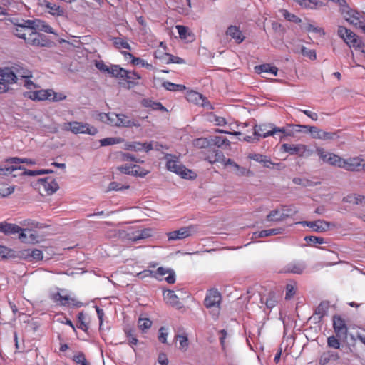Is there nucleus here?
Segmentation results:
<instances>
[{"label":"nucleus","instance_id":"nucleus-1","mask_svg":"<svg viewBox=\"0 0 365 365\" xmlns=\"http://www.w3.org/2000/svg\"><path fill=\"white\" fill-rule=\"evenodd\" d=\"M27 20H22L21 23L13 21L15 28L13 34L19 38L25 41L26 43L34 46L44 47L49 45L50 41L47 36L38 32L32 31L31 29L27 26Z\"/></svg>","mask_w":365,"mask_h":365},{"label":"nucleus","instance_id":"nucleus-2","mask_svg":"<svg viewBox=\"0 0 365 365\" xmlns=\"http://www.w3.org/2000/svg\"><path fill=\"white\" fill-rule=\"evenodd\" d=\"M101 119L107 122L112 126L132 128L140 127L139 122L134 119H130L128 116L124 114H116L115 113L101 114Z\"/></svg>","mask_w":365,"mask_h":365},{"label":"nucleus","instance_id":"nucleus-3","mask_svg":"<svg viewBox=\"0 0 365 365\" xmlns=\"http://www.w3.org/2000/svg\"><path fill=\"white\" fill-rule=\"evenodd\" d=\"M165 158L167 160L166 167L168 170L179 175L185 179H194L196 178V174L183 165L177 157L167 154Z\"/></svg>","mask_w":365,"mask_h":365},{"label":"nucleus","instance_id":"nucleus-4","mask_svg":"<svg viewBox=\"0 0 365 365\" xmlns=\"http://www.w3.org/2000/svg\"><path fill=\"white\" fill-rule=\"evenodd\" d=\"M63 130L71 131L74 134H88L95 135L98 133V129L86 123L72 121L63 125Z\"/></svg>","mask_w":365,"mask_h":365},{"label":"nucleus","instance_id":"nucleus-5","mask_svg":"<svg viewBox=\"0 0 365 365\" xmlns=\"http://www.w3.org/2000/svg\"><path fill=\"white\" fill-rule=\"evenodd\" d=\"M337 35L350 48H360L363 45L362 41L355 33L343 26H338Z\"/></svg>","mask_w":365,"mask_h":365},{"label":"nucleus","instance_id":"nucleus-6","mask_svg":"<svg viewBox=\"0 0 365 365\" xmlns=\"http://www.w3.org/2000/svg\"><path fill=\"white\" fill-rule=\"evenodd\" d=\"M340 12L345 20L354 27L358 28L362 26V15L356 10L351 9L347 3L340 9Z\"/></svg>","mask_w":365,"mask_h":365},{"label":"nucleus","instance_id":"nucleus-7","mask_svg":"<svg viewBox=\"0 0 365 365\" xmlns=\"http://www.w3.org/2000/svg\"><path fill=\"white\" fill-rule=\"evenodd\" d=\"M3 232L5 235H12V234H19V239L24 242H29L30 240L27 239V233L28 232L30 235V237L31 240H34V235L31 233V230L29 229H22L19 226L11 224V223H6L4 222V231Z\"/></svg>","mask_w":365,"mask_h":365},{"label":"nucleus","instance_id":"nucleus-8","mask_svg":"<svg viewBox=\"0 0 365 365\" xmlns=\"http://www.w3.org/2000/svg\"><path fill=\"white\" fill-rule=\"evenodd\" d=\"M281 149L290 155H296L299 157L307 158L310 156L312 151L308 147L303 144H288L284 143L281 146Z\"/></svg>","mask_w":365,"mask_h":365},{"label":"nucleus","instance_id":"nucleus-9","mask_svg":"<svg viewBox=\"0 0 365 365\" xmlns=\"http://www.w3.org/2000/svg\"><path fill=\"white\" fill-rule=\"evenodd\" d=\"M6 163L8 164H14L10 166L6 167L4 168H0V170L1 171H4V174H6V175L11 174V173H13L14 171L17 170L24 169L21 165H18L20 163H26V164H30V165H33V164L36 163L34 160H33L30 158H18V157L9 158L6 160Z\"/></svg>","mask_w":365,"mask_h":365},{"label":"nucleus","instance_id":"nucleus-10","mask_svg":"<svg viewBox=\"0 0 365 365\" xmlns=\"http://www.w3.org/2000/svg\"><path fill=\"white\" fill-rule=\"evenodd\" d=\"M316 152L319 158L324 163H327L330 165L340 168L341 163H343L342 158L334 153L326 151L322 148H317L316 149Z\"/></svg>","mask_w":365,"mask_h":365},{"label":"nucleus","instance_id":"nucleus-11","mask_svg":"<svg viewBox=\"0 0 365 365\" xmlns=\"http://www.w3.org/2000/svg\"><path fill=\"white\" fill-rule=\"evenodd\" d=\"M197 227L196 225H189L187 227H182L178 230L170 232L167 234L169 241L179 240L185 239L196 232Z\"/></svg>","mask_w":365,"mask_h":365},{"label":"nucleus","instance_id":"nucleus-12","mask_svg":"<svg viewBox=\"0 0 365 365\" xmlns=\"http://www.w3.org/2000/svg\"><path fill=\"white\" fill-rule=\"evenodd\" d=\"M115 78L126 81L130 88L138 84V81L141 79V76L135 71L125 70L119 66Z\"/></svg>","mask_w":365,"mask_h":365},{"label":"nucleus","instance_id":"nucleus-13","mask_svg":"<svg viewBox=\"0 0 365 365\" xmlns=\"http://www.w3.org/2000/svg\"><path fill=\"white\" fill-rule=\"evenodd\" d=\"M343 163H341L340 168H344L349 171L365 170V160L360 158H349L348 159L342 158Z\"/></svg>","mask_w":365,"mask_h":365},{"label":"nucleus","instance_id":"nucleus-14","mask_svg":"<svg viewBox=\"0 0 365 365\" xmlns=\"http://www.w3.org/2000/svg\"><path fill=\"white\" fill-rule=\"evenodd\" d=\"M37 184L38 189L45 192L46 195H52L58 189V183L51 177L39 179Z\"/></svg>","mask_w":365,"mask_h":365},{"label":"nucleus","instance_id":"nucleus-15","mask_svg":"<svg viewBox=\"0 0 365 365\" xmlns=\"http://www.w3.org/2000/svg\"><path fill=\"white\" fill-rule=\"evenodd\" d=\"M153 278L159 281L164 279L168 284H174L175 282V273L173 269L160 267L155 271L153 270Z\"/></svg>","mask_w":365,"mask_h":365},{"label":"nucleus","instance_id":"nucleus-16","mask_svg":"<svg viewBox=\"0 0 365 365\" xmlns=\"http://www.w3.org/2000/svg\"><path fill=\"white\" fill-rule=\"evenodd\" d=\"M304 226H307L312 228L314 231L317 232H324L329 230L331 227H334L332 222H327L324 220H318L316 221H302L299 222Z\"/></svg>","mask_w":365,"mask_h":365},{"label":"nucleus","instance_id":"nucleus-17","mask_svg":"<svg viewBox=\"0 0 365 365\" xmlns=\"http://www.w3.org/2000/svg\"><path fill=\"white\" fill-rule=\"evenodd\" d=\"M26 24L27 26L30 27L32 31L37 32V30H38L48 34H55L53 29L41 19H28Z\"/></svg>","mask_w":365,"mask_h":365},{"label":"nucleus","instance_id":"nucleus-18","mask_svg":"<svg viewBox=\"0 0 365 365\" xmlns=\"http://www.w3.org/2000/svg\"><path fill=\"white\" fill-rule=\"evenodd\" d=\"M52 299L54 302L62 306L72 305L73 307H80L83 303L77 302L75 299L70 297L68 295H62L60 292L52 294Z\"/></svg>","mask_w":365,"mask_h":365},{"label":"nucleus","instance_id":"nucleus-19","mask_svg":"<svg viewBox=\"0 0 365 365\" xmlns=\"http://www.w3.org/2000/svg\"><path fill=\"white\" fill-rule=\"evenodd\" d=\"M333 327L337 337L343 339L347 338L348 329L346 327L345 322L341 317H334Z\"/></svg>","mask_w":365,"mask_h":365},{"label":"nucleus","instance_id":"nucleus-20","mask_svg":"<svg viewBox=\"0 0 365 365\" xmlns=\"http://www.w3.org/2000/svg\"><path fill=\"white\" fill-rule=\"evenodd\" d=\"M221 302V294L217 289H210L205 299L204 304L207 308L217 307Z\"/></svg>","mask_w":365,"mask_h":365},{"label":"nucleus","instance_id":"nucleus-21","mask_svg":"<svg viewBox=\"0 0 365 365\" xmlns=\"http://www.w3.org/2000/svg\"><path fill=\"white\" fill-rule=\"evenodd\" d=\"M273 124H263L260 125H255L254 127V135L257 138V141L259 140L260 138H265L269 136H273V134H269L272 133Z\"/></svg>","mask_w":365,"mask_h":365},{"label":"nucleus","instance_id":"nucleus-22","mask_svg":"<svg viewBox=\"0 0 365 365\" xmlns=\"http://www.w3.org/2000/svg\"><path fill=\"white\" fill-rule=\"evenodd\" d=\"M51 94L52 89H45L29 92L26 96L33 101H45L50 100Z\"/></svg>","mask_w":365,"mask_h":365},{"label":"nucleus","instance_id":"nucleus-23","mask_svg":"<svg viewBox=\"0 0 365 365\" xmlns=\"http://www.w3.org/2000/svg\"><path fill=\"white\" fill-rule=\"evenodd\" d=\"M307 265L304 262L293 261L284 267V272L296 274H301L303 273Z\"/></svg>","mask_w":365,"mask_h":365},{"label":"nucleus","instance_id":"nucleus-24","mask_svg":"<svg viewBox=\"0 0 365 365\" xmlns=\"http://www.w3.org/2000/svg\"><path fill=\"white\" fill-rule=\"evenodd\" d=\"M95 66L102 73H108L115 78L119 68L118 65L108 66L103 61H96Z\"/></svg>","mask_w":365,"mask_h":365},{"label":"nucleus","instance_id":"nucleus-25","mask_svg":"<svg viewBox=\"0 0 365 365\" xmlns=\"http://www.w3.org/2000/svg\"><path fill=\"white\" fill-rule=\"evenodd\" d=\"M12 71L16 76V83H17L19 81L24 80L26 78H32V72L29 69L20 66L15 65L11 66Z\"/></svg>","mask_w":365,"mask_h":365},{"label":"nucleus","instance_id":"nucleus-26","mask_svg":"<svg viewBox=\"0 0 365 365\" xmlns=\"http://www.w3.org/2000/svg\"><path fill=\"white\" fill-rule=\"evenodd\" d=\"M284 231V228L278 227L255 232L252 234V240H257L258 238H263L271 235H277L283 233Z\"/></svg>","mask_w":365,"mask_h":365},{"label":"nucleus","instance_id":"nucleus-27","mask_svg":"<svg viewBox=\"0 0 365 365\" xmlns=\"http://www.w3.org/2000/svg\"><path fill=\"white\" fill-rule=\"evenodd\" d=\"M297 125H287V127H277L273 124L272 133L269 134H273L274 135H279V140H282L284 136H291L292 135V131L289 129L291 127H296Z\"/></svg>","mask_w":365,"mask_h":365},{"label":"nucleus","instance_id":"nucleus-28","mask_svg":"<svg viewBox=\"0 0 365 365\" xmlns=\"http://www.w3.org/2000/svg\"><path fill=\"white\" fill-rule=\"evenodd\" d=\"M122 54L125 56V58H129L131 59V63L134 66H141L142 67H144V68H146L149 70H153L154 69V67L153 66L152 64L150 63H148V62H146L145 60L140 58H138V57H135L132 53H129V52H127V51H123L122 52Z\"/></svg>","mask_w":365,"mask_h":365},{"label":"nucleus","instance_id":"nucleus-29","mask_svg":"<svg viewBox=\"0 0 365 365\" xmlns=\"http://www.w3.org/2000/svg\"><path fill=\"white\" fill-rule=\"evenodd\" d=\"M0 77L4 78L6 83L9 85L16 83V76L13 73L11 67L0 68Z\"/></svg>","mask_w":365,"mask_h":365},{"label":"nucleus","instance_id":"nucleus-30","mask_svg":"<svg viewBox=\"0 0 365 365\" xmlns=\"http://www.w3.org/2000/svg\"><path fill=\"white\" fill-rule=\"evenodd\" d=\"M152 236V230L150 228L143 229L142 230H138L133 232L129 237V240L133 242H137L140 240L148 238Z\"/></svg>","mask_w":365,"mask_h":365},{"label":"nucleus","instance_id":"nucleus-31","mask_svg":"<svg viewBox=\"0 0 365 365\" xmlns=\"http://www.w3.org/2000/svg\"><path fill=\"white\" fill-rule=\"evenodd\" d=\"M23 255L25 259L31 260L38 261L43 259V252L38 249H28L23 252Z\"/></svg>","mask_w":365,"mask_h":365},{"label":"nucleus","instance_id":"nucleus-32","mask_svg":"<svg viewBox=\"0 0 365 365\" xmlns=\"http://www.w3.org/2000/svg\"><path fill=\"white\" fill-rule=\"evenodd\" d=\"M226 34L230 36L238 43L243 41L245 37L242 36V32L235 26H230L228 27Z\"/></svg>","mask_w":365,"mask_h":365},{"label":"nucleus","instance_id":"nucleus-33","mask_svg":"<svg viewBox=\"0 0 365 365\" xmlns=\"http://www.w3.org/2000/svg\"><path fill=\"white\" fill-rule=\"evenodd\" d=\"M128 148L131 150L145 151L146 153L152 150L151 145L148 144L147 142H145V143L133 142L132 143L128 145Z\"/></svg>","mask_w":365,"mask_h":365},{"label":"nucleus","instance_id":"nucleus-34","mask_svg":"<svg viewBox=\"0 0 365 365\" xmlns=\"http://www.w3.org/2000/svg\"><path fill=\"white\" fill-rule=\"evenodd\" d=\"M289 216V214H284V212H280L278 210L271 211L267 216V221L280 222Z\"/></svg>","mask_w":365,"mask_h":365},{"label":"nucleus","instance_id":"nucleus-35","mask_svg":"<svg viewBox=\"0 0 365 365\" xmlns=\"http://www.w3.org/2000/svg\"><path fill=\"white\" fill-rule=\"evenodd\" d=\"M45 6L48 10V13L53 16H62L64 15V10L56 4L46 1Z\"/></svg>","mask_w":365,"mask_h":365},{"label":"nucleus","instance_id":"nucleus-36","mask_svg":"<svg viewBox=\"0 0 365 365\" xmlns=\"http://www.w3.org/2000/svg\"><path fill=\"white\" fill-rule=\"evenodd\" d=\"M211 137L210 138H199L193 140V145L200 149L209 148L212 147Z\"/></svg>","mask_w":365,"mask_h":365},{"label":"nucleus","instance_id":"nucleus-37","mask_svg":"<svg viewBox=\"0 0 365 365\" xmlns=\"http://www.w3.org/2000/svg\"><path fill=\"white\" fill-rule=\"evenodd\" d=\"M163 297L166 302L172 306H178V297L172 290H166L163 292Z\"/></svg>","mask_w":365,"mask_h":365},{"label":"nucleus","instance_id":"nucleus-38","mask_svg":"<svg viewBox=\"0 0 365 365\" xmlns=\"http://www.w3.org/2000/svg\"><path fill=\"white\" fill-rule=\"evenodd\" d=\"M257 73H269L274 76L277 75L278 68L276 66H272L269 64H262L255 67Z\"/></svg>","mask_w":365,"mask_h":365},{"label":"nucleus","instance_id":"nucleus-39","mask_svg":"<svg viewBox=\"0 0 365 365\" xmlns=\"http://www.w3.org/2000/svg\"><path fill=\"white\" fill-rule=\"evenodd\" d=\"M301 6L305 9H314L322 5V2L314 0H294Z\"/></svg>","mask_w":365,"mask_h":365},{"label":"nucleus","instance_id":"nucleus-40","mask_svg":"<svg viewBox=\"0 0 365 365\" xmlns=\"http://www.w3.org/2000/svg\"><path fill=\"white\" fill-rule=\"evenodd\" d=\"M261 302L265 304L266 307L269 309H272L277 304L276 296L274 293L269 292L266 297L261 298Z\"/></svg>","mask_w":365,"mask_h":365},{"label":"nucleus","instance_id":"nucleus-41","mask_svg":"<svg viewBox=\"0 0 365 365\" xmlns=\"http://www.w3.org/2000/svg\"><path fill=\"white\" fill-rule=\"evenodd\" d=\"M205 160L211 164L220 163V161L223 160V153L219 150H214L211 155L205 158Z\"/></svg>","mask_w":365,"mask_h":365},{"label":"nucleus","instance_id":"nucleus-42","mask_svg":"<svg viewBox=\"0 0 365 365\" xmlns=\"http://www.w3.org/2000/svg\"><path fill=\"white\" fill-rule=\"evenodd\" d=\"M211 140L212 146L215 145L217 148H221L223 145L229 146L230 145V142L227 138L221 136L211 137Z\"/></svg>","mask_w":365,"mask_h":365},{"label":"nucleus","instance_id":"nucleus-43","mask_svg":"<svg viewBox=\"0 0 365 365\" xmlns=\"http://www.w3.org/2000/svg\"><path fill=\"white\" fill-rule=\"evenodd\" d=\"M297 128H299L298 130H296L297 132H302V131H309L314 138H316V135L318 134L319 131H322L321 130L318 129L315 126H310V125H296Z\"/></svg>","mask_w":365,"mask_h":365},{"label":"nucleus","instance_id":"nucleus-44","mask_svg":"<svg viewBox=\"0 0 365 365\" xmlns=\"http://www.w3.org/2000/svg\"><path fill=\"white\" fill-rule=\"evenodd\" d=\"M328 309H329V303L327 302H322L317 307L314 313L316 315L319 316V319H321L327 314Z\"/></svg>","mask_w":365,"mask_h":365},{"label":"nucleus","instance_id":"nucleus-45","mask_svg":"<svg viewBox=\"0 0 365 365\" xmlns=\"http://www.w3.org/2000/svg\"><path fill=\"white\" fill-rule=\"evenodd\" d=\"M113 43L116 48H126L128 50H131V47L130 44L124 39L118 37H115L113 38Z\"/></svg>","mask_w":365,"mask_h":365},{"label":"nucleus","instance_id":"nucleus-46","mask_svg":"<svg viewBox=\"0 0 365 365\" xmlns=\"http://www.w3.org/2000/svg\"><path fill=\"white\" fill-rule=\"evenodd\" d=\"M279 12L282 14L284 18L289 21H292V22L297 23V24L300 23L302 21V19L300 18H299L294 14L289 13L286 9H281L279 11Z\"/></svg>","mask_w":365,"mask_h":365},{"label":"nucleus","instance_id":"nucleus-47","mask_svg":"<svg viewBox=\"0 0 365 365\" xmlns=\"http://www.w3.org/2000/svg\"><path fill=\"white\" fill-rule=\"evenodd\" d=\"M175 339H179V349L183 351H185L187 349L189 345L187 336L186 334H178L175 336Z\"/></svg>","mask_w":365,"mask_h":365},{"label":"nucleus","instance_id":"nucleus-48","mask_svg":"<svg viewBox=\"0 0 365 365\" xmlns=\"http://www.w3.org/2000/svg\"><path fill=\"white\" fill-rule=\"evenodd\" d=\"M123 140L120 138L110 137L101 139L100 140V144L101 146H108L120 143Z\"/></svg>","mask_w":365,"mask_h":365},{"label":"nucleus","instance_id":"nucleus-49","mask_svg":"<svg viewBox=\"0 0 365 365\" xmlns=\"http://www.w3.org/2000/svg\"><path fill=\"white\" fill-rule=\"evenodd\" d=\"M334 358V352L332 351H326L324 352L319 357V363L321 365H326L328 364L331 359Z\"/></svg>","mask_w":365,"mask_h":365},{"label":"nucleus","instance_id":"nucleus-50","mask_svg":"<svg viewBox=\"0 0 365 365\" xmlns=\"http://www.w3.org/2000/svg\"><path fill=\"white\" fill-rule=\"evenodd\" d=\"M152 325V322L148 318H140L138 322V327L143 331H145Z\"/></svg>","mask_w":365,"mask_h":365},{"label":"nucleus","instance_id":"nucleus-51","mask_svg":"<svg viewBox=\"0 0 365 365\" xmlns=\"http://www.w3.org/2000/svg\"><path fill=\"white\" fill-rule=\"evenodd\" d=\"M78 319L79 322V325L78 326V329H81L83 331H87L88 329V326L87 323L86 322V315L83 312H79L78 314Z\"/></svg>","mask_w":365,"mask_h":365},{"label":"nucleus","instance_id":"nucleus-52","mask_svg":"<svg viewBox=\"0 0 365 365\" xmlns=\"http://www.w3.org/2000/svg\"><path fill=\"white\" fill-rule=\"evenodd\" d=\"M125 334L128 338V344L130 346L133 347L134 345H136L138 343V340L132 329H125Z\"/></svg>","mask_w":365,"mask_h":365},{"label":"nucleus","instance_id":"nucleus-53","mask_svg":"<svg viewBox=\"0 0 365 365\" xmlns=\"http://www.w3.org/2000/svg\"><path fill=\"white\" fill-rule=\"evenodd\" d=\"M304 240L311 245L315 244H324L325 242L324 239L323 237H317V236H306L304 237Z\"/></svg>","mask_w":365,"mask_h":365},{"label":"nucleus","instance_id":"nucleus-54","mask_svg":"<svg viewBox=\"0 0 365 365\" xmlns=\"http://www.w3.org/2000/svg\"><path fill=\"white\" fill-rule=\"evenodd\" d=\"M296 287L294 284H288L286 286V299H290L292 298L296 293Z\"/></svg>","mask_w":365,"mask_h":365},{"label":"nucleus","instance_id":"nucleus-55","mask_svg":"<svg viewBox=\"0 0 365 365\" xmlns=\"http://www.w3.org/2000/svg\"><path fill=\"white\" fill-rule=\"evenodd\" d=\"M133 168H135L132 169V170L130 171L131 175H133L135 176L144 177L148 173V171L141 168L140 166H138L137 165H133Z\"/></svg>","mask_w":365,"mask_h":365},{"label":"nucleus","instance_id":"nucleus-56","mask_svg":"<svg viewBox=\"0 0 365 365\" xmlns=\"http://www.w3.org/2000/svg\"><path fill=\"white\" fill-rule=\"evenodd\" d=\"M234 168L236 170V175L239 176L250 175L252 173L250 170H247L244 167H241L238 164L235 165Z\"/></svg>","mask_w":365,"mask_h":365},{"label":"nucleus","instance_id":"nucleus-57","mask_svg":"<svg viewBox=\"0 0 365 365\" xmlns=\"http://www.w3.org/2000/svg\"><path fill=\"white\" fill-rule=\"evenodd\" d=\"M327 345L329 347L334 349H339L340 343L339 339H337L335 336H331L327 339Z\"/></svg>","mask_w":365,"mask_h":365},{"label":"nucleus","instance_id":"nucleus-58","mask_svg":"<svg viewBox=\"0 0 365 365\" xmlns=\"http://www.w3.org/2000/svg\"><path fill=\"white\" fill-rule=\"evenodd\" d=\"M301 53L303 56L309 57L310 59H316L317 55L314 50H309L305 46H302Z\"/></svg>","mask_w":365,"mask_h":365},{"label":"nucleus","instance_id":"nucleus-59","mask_svg":"<svg viewBox=\"0 0 365 365\" xmlns=\"http://www.w3.org/2000/svg\"><path fill=\"white\" fill-rule=\"evenodd\" d=\"M188 100L195 101L196 103H200V100H202V101H204L202 96L200 93L195 91H192L188 94Z\"/></svg>","mask_w":365,"mask_h":365},{"label":"nucleus","instance_id":"nucleus-60","mask_svg":"<svg viewBox=\"0 0 365 365\" xmlns=\"http://www.w3.org/2000/svg\"><path fill=\"white\" fill-rule=\"evenodd\" d=\"M176 29L178 31V33L179 34V36L182 39H186L187 38V33L188 31L187 27L182 26V25H177Z\"/></svg>","mask_w":365,"mask_h":365},{"label":"nucleus","instance_id":"nucleus-61","mask_svg":"<svg viewBox=\"0 0 365 365\" xmlns=\"http://www.w3.org/2000/svg\"><path fill=\"white\" fill-rule=\"evenodd\" d=\"M166 56L168 57V60H167L168 63H178V64H183L185 63V60L180 57L175 56L171 54H166Z\"/></svg>","mask_w":365,"mask_h":365},{"label":"nucleus","instance_id":"nucleus-62","mask_svg":"<svg viewBox=\"0 0 365 365\" xmlns=\"http://www.w3.org/2000/svg\"><path fill=\"white\" fill-rule=\"evenodd\" d=\"M168 333L167 329L164 327H161L159 329L158 339L162 343H166Z\"/></svg>","mask_w":365,"mask_h":365},{"label":"nucleus","instance_id":"nucleus-63","mask_svg":"<svg viewBox=\"0 0 365 365\" xmlns=\"http://www.w3.org/2000/svg\"><path fill=\"white\" fill-rule=\"evenodd\" d=\"M334 134L331 133L324 132L323 130L319 131L318 134L316 135L317 139L321 140H329L332 139Z\"/></svg>","mask_w":365,"mask_h":365},{"label":"nucleus","instance_id":"nucleus-64","mask_svg":"<svg viewBox=\"0 0 365 365\" xmlns=\"http://www.w3.org/2000/svg\"><path fill=\"white\" fill-rule=\"evenodd\" d=\"M74 361L81 365H89V363L86 359V357L83 353H79L75 356Z\"/></svg>","mask_w":365,"mask_h":365}]
</instances>
